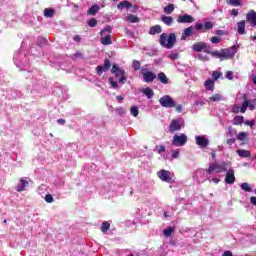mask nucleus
<instances>
[{"label":"nucleus","instance_id":"1","mask_svg":"<svg viewBox=\"0 0 256 256\" xmlns=\"http://www.w3.org/2000/svg\"><path fill=\"white\" fill-rule=\"evenodd\" d=\"M177 41V36L175 33H171L168 38L167 34L163 33L160 35V45L166 49H173L175 42Z\"/></svg>","mask_w":256,"mask_h":256},{"label":"nucleus","instance_id":"2","mask_svg":"<svg viewBox=\"0 0 256 256\" xmlns=\"http://www.w3.org/2000/svg\"><path fill=\"white\" fill-rule=\"evenodd\" d=\"M111 31L112 28L111 26H106L101 32V43L102 45H111V43H113V41L111 40Z\"/></svg>","mask_w":256,"mask_h":256},{"label":"nucleus","instance_id":"3","mask_svg":"<svg viewBox=\"0 0 256 256\" xmlns=\"http://www.w3.org/2000/svg\"><path fill=\"white\" fill-rule=\"evenodd\" d=\"M227 171V163H214L210 164V166L207 169V174L208 175H213V173H225Z\"/></svg>","mask_w":256,"mask_h":256},{"label":"nucleus","instance_id":"4","mask_svg":"<svg viewBox=\"0 0 256 256\" xmlns=\"http://www.w3.org/2000/svg\"><path fill=\"white\" fill-rule=\"evenodd\" d=\"M157 177H159L164 183H175L173 172L169 170H160L157 172Z\"/></svg>","mask_w":256,"mask_h":256},{"label":"nucleus","instance_id":"5","mask_svg":"<svg viewBox=\"0 0 256 256\" xmlns=\"http://www.w3.org/2000/svg\"><path fill=\"white\" fill-rule=\"evenodd\" d=\"M111 73L118 78V83H125L127 81V76H125V70L113 64Z\"/></svg>","mask_w":256,"mask_h":256},{"label":"nucleus","instance_id":"6","mask_svg":"<svg viewBox=\"0 0 256 256\" xmlns=\"http://www.w3.org/2000/svg\"><path fill=\"white\" fill-rule=\"evenodd\" d=\"M188 138L185 134H176L172 138V145L174 147H184V145H187Z\"/></svg>","mask_w":256,"mask_h":256},{"label":"nucleus","instance_id":"7","mask_svg":"<svg viewBox=\"0 0 256 256\" xmlns=\"http://www.w3.org/2000/svg\"><path fill=\"white\" fill-rule=\"evenodd\" d=\"M159 103L162 107H165L166 109H171L176 105L175 100H173V98H171V96L169 95L161 97L159 99Z\"/></svg>","mask_w":256,"mask_h":256},{"label":"nucleus","instance_id":"8","mask_svg":"<svg viewBox=\"0 0 256 256\" xmlns=\"http://www.w3.org/2000/svg\"><path fill=\"white\" fill-rule=\"evenodd\" d=\"M184 125H185V121H183V119L181 118L174 119L170 124L169 131L170 133H175V131H181V128L184 127Z\"/></svg>","mask_w":256,"mask_h":256},{"label":"nucleus","instance_id":"9","mask_svg":"<svg viewBox=\"0 0 256 256\" xmlns=\"http://www.w3.org/2000/svg\"><path fill=\"white\" fill-rule=\"evenodd\" d=\"M192 49L196 53H200L201 51H203L204 53H210L211 51V47L205 42H198L196 44H193Z\"/></svg>","mask_w":256,"mask_h":256},{"label":"nucleus","instance_id":"10","mask_svg":"<svg viewBox=\"0 0 256 256\" xmlns=\"http://www.w3.org/2000/svg\"><path fill=\"white\" fill-rule=\"evenodd\" d=\"M237 53V46H232L228 49L222 50V61L224 59H233Z\"/></svg>","mask_w":256,"mask_h":256},{"label":"nucleus","instance_id":"11","mask_svg":"<svg viewBox=\"0 0 256 256\" xmlns=\"http://www.w3.org/2000/svg\"><path fill=\"white\" fill-rule=\"evenodd\" d=\"M255 104L256 100H247L245 98L241 105V113H245V111H247V107L250 109V111H255Z\"/></svg>","mask_w":256,"mask_h":256},{"label":"nucleus","instance_id":"12","mask_svg":"<svg viewBox=\"0 0 256 256\" xmlns=\"http://www.w3.org/2000/svg\"><path fill=\"white\" fill-rule=\"evenodd\" d=\"M195 141L196 145H198V147H202L203 149L209 146V138H207L206 135L195 136Z\"/></svg>","mask_w":256,"mask_h":256},{"label":"nucleus","instance_id":"13","mask_svg":"<svg viewBox=\"0 0 256 256\" xmlns=\"http://www.w3.org/2000/svg\"><path fill=\"white\" fill-rule=\"evenodd\" d=\"M142 75L145 83H151L157 78V75L151 71H142Z\"/></svg>","mask_w":256,"mask_h":256},{"label":"nucleus","instance_id":"14","mask_svg":"<svg viewBox=\"0 0 256 256\" xmlns=\"http://www.w3.org/2000/svg\"><path fill=\"white\" fill-rule=\"evenodd\" d=\"M246 20L250 23L251 27H256V12L254 10H250L246 14Z\"/></svg>","mask_w":256,"mask_h":256},{"label":"nucleus","instance_id":"15","mask_svg":"<svg viewBox=\"0 0 256 256\" xmlns=\"http://www.w3.org/2000/svg\"><path fill=\"white\" fill-rule=\"evenodd\" d=\"M27 187H29V181H27L25 179H20L18 184L16 185V191H18V193H21V192L25 191V189H27Z\"/></svg>","mask_w":256,"mask_h":256},{"label":"nucleus","instance_id":"16","mask_svg":"<svg viewBox=\"0 0 256 256\" xmlns=\"http://www.w3.org/2000/svg\"><path fill=\"white\" fill-rule=\"evenodd\" d=\"M195 18L189 14L180 15L177 19V23H193Z\"/></svg>","mask_w":256,"mask_h":256},{"label":"nucleus","instance_id":"17","mask_svg":"<svg viewBox=\"0 0 256 256\" xmlns=\"http://www.w3.org/2000/svg\"><path fill=\"white\" fill-rule=\"evenodd\" d=\"M225 183H227V185H233V183H235V171L234 170L227 171Z\"/></svg>","mask_w":256,"mask_h":256},{"label":"nucleus","instance_id":"18","mask_svg":"<svg viewBox=\"0 0 256 256\" xmlns=\"http://www.w3.org/2000/svg\"><path fill=\"white\" fill-rule=\"evenodd\" d=\"M191 35H193V26H190V27L184 29L182 36H181V40L185 41L187 39V37H191Z\"/></svg>","mask_w":256,"mask_h":256},{"label":"nucleus","instance_id":"19","mask_svg":"<svg viewBox=\"0 0 256 256\" xmlns=\"http://www.w3.org/2000/svg\"><path fill=\"white\" fill-rule=\"evenodd\" d=\"M131 7H133V4H131V2L127 1V0H124L122 2H120L118 5H117V9H119L120 11L122 9H131Z\"/></svg>","mask_w":256,"mask_h":256},{"label":"nucleus","instance_id":"20","mask_svg":"<svg viewBox=\"0 0 256 256\" xmlns=\"http://www.w3.org/2000/svg\"><path fill=\"white\" fill-rule=\"evenodd\" d=\"M204 87L205 89H207V91H213V89H215V80H206L204 83Z\"/></svg>","mask_w":256,"mask_h":256},{"label":"nucleus","instance_id":"21","mask_svg":"<svg viewBox=\"0 0 256 256\" xmlns=\"http://www.w3.org/2000/svg\"><path fill=\"white\" fill-rule=\"evenodd\" d=\"M142 93L146 95L148 99H153V95H155V92H153V89L147 87L142 89Z\"/></svg>","mask_w":256,"mask_h":256},{"label":"nucleus","instance_id":"22","mask_svg":"<svg viewBox=\"0 0 256 256\" xmlns=\"http://www.w3.org/2000/svg\"><path fill=\"white\" fill-rule=\"evenodd\" d=\"M237 31L239 35H245V21L238 22Z\"/></svg>","mask_w":256,"mask_h":256},{"label":"nucleus","instance_id":"23","mask_svg":"<svg viewBox=\"0 0 256 256\" xmlns=\"http://www.w3.org/2000/svg\"><path fill=\"white\" fill-rule=\"evenodd\" d=\"M128 23H139V17L134 14H128L126 17Z\"/></svg>","mask_w":256,"mask_h":256},{"label":"nucleus","instance_id":"24","mask_svg":"<svg viewBox=\"0 0 256 256\" xmlns=\"http://www.w3.org/2000/svg\"><path fill=\"white\" fill-rule=\"evenodd\" d=\"M236 153L239 155V157H243V158L251 157V151L249 150L240 149V150H237Z\"/></svg>","mask_w":256,"mask_h":256},{"label":"nucleus","instance_id":"25","mask_svg":"<svg viewBox=\"0 0 256 256\" xmlns=\"http://www.w3.org/2000/svg\"><path fill=\"white\" fill-rule=\"evenodd\" d=\"M161 20L168 27H170V25H173V17L171 16H162Z\"/></svg>","mask_w":256,"mask_h":256},{"label":"nucleus","instance_id":"26","mask_svg":"<svg viewBox=\"0 0 256 256\" xmlns=\"http://www.w3.org/2000/svg\"><path fill=\"white\" fill-rule=\"evenodd\" d=\"M99 9H101L99 5L97 4L92 5L88 10V15H96Z\"/></svg>","mask_w":256,"mask_h":256},{"label":"nucleus","instance_id":"27","mask_svg":"<svg viewBox=\"0 0 256 256\" xmlns=\"http://www.w3.org/2000/svg\"><path fill=\"white\" fill-rule=\"evenodd\" d=\"M158 79L164 85H167V83H169V78H167V75H165V73H163V72H160L158 74Z\"/></svg>","mask_w":256,"mask_h":256},{"label":"nucleus","instance_id":"28","mask_svg":"<svg viewBox=\"0 0 256 256\" xmlns=\"http://www.w3.org/2000/svg\"><path fill=\"white\" fill-rule=\"evenodd\" d=\"M209 101H211V103H215L217 101H223V95H221V94H214L213 96H211L209 98Z\"/></svg>","mask_w":256,"mask_h":256},{"label":"nucleus","instance_id":"29","mask_svg":"<svg viewBox=\"0 0 256 256\" xmlns=\"http://www.w3.org/2000/svg\"><path fill=\"white\" fill-rule=\"evenodd\" d=\"M173 11H175V5L173 4H169L168 6L164 7V13H166V15H171Z\"/></svg>","mask_w":256,"mask_h":256},{"label":"nucleus","instance_id":"30","mask_svg":"<svg viewBox=\"0 0 256 256\" xmlns=\"http://www.w3.org/2000/svg\"><path fill=\"white\" fill-rule=\"evenodd\" d=\"M150 35H157V33H161V26L156 25L152 26L149 31Z\"/></svg>","mask_w":256,"mask_h":256},{"label":"nucleus","instance_id":"31","mask_svg":"<svg viewBox=\"0 0 256 256\" xmlns=\"http://www.w3.org/2000/svg\"><path fill=\"white\" fill-rule=\"evenodd\" d=\"M242 0H226L227 5H231L232 7H239L241 6Z\"/></svg>","mask_w":256,"mask_h":256},{"label":"nucleus","instance_id":"32","mask_svg":"<svg viewBox=\"0 0 256 256\" xmlns=\"http://www.w3.org/2000/svg\"><path fill=\"white\" fill-rule=\"evenodd\" d=\"M242 191H246L247 193H251L253 190L251 189V185L249 183L244 182L241 184Z\"/></svg>","mask_w":256,"mask_h":256},{"label":"nucleus","instance_id":"33","mask_svg":"<svg viewBox=\"0 0 256 256\" xmlns=\"http://www.w3.org/2000/svg\"><path fill=\"white\" fill-rule=\"evenodd\" d=\"M173 231H175V228H173L172 226L166 228L163 233L165 237H171V235L173 234Z\"/></svg>","mask_w":256,"mask_h":256},{"label":"nucleus","instance_id":"34","mask_svg":"<svg viewBox=\"0 0 256 256\" xmlns=\"http://www.w3.org/2000/svg\"><path fill=\"white\" fill-rule=\"evenodd\" d=\"M109 229H111V224L109 222H103L101 225L102 233H106V231H109Z\"/></svg>","mask_w":256,"mask_h":256},{"label":"nucleus","instance_id":"35","mask_svg":"<svg viewBox=\"0 0 256 256\" xmlns=\"http://www.w3.org/2000/svg\"><path fill=\"white\" fill-rule=\"evenodd\" d=\"M55 15V10L46 8L44 10V17H53Z\"/></svg>","mask_w":256,"mask_h":256},{"label":"nucleus","instance_id":"36","mask_svg":"<svg viewBox=\"0 0 256 256\" xmlns=\"http://www.w3.org/2000/svg\"><path fill=\"white\" fill-rule=\"evenodd\" d=\"M171 153L172 159H179V157L181 156V151L179 149L172 150Z\"/></svg>","mask_w":256,"mask_h":256},{"label":"nucleus","instance_id":"37","mask_svg":"<svg viewBox=\"0 0 256 256\" xmlns=\"http://www.w3.org/2000/svg\"><path fill=\"white\" fill-rule=\"evenodd\" d=\"M109 83L113 89H119V83L113 79V77L109 78Z\"/></svg>","mask_w":256,"mask_h":256},{"label":"nucleus","instance_id":"38","mask_svg":"<svg viewBox=\"0 0 256 256\" xmlns=\"http://www.w3.org/2000/svg\"><path fill=\"white\" fill-rule=\"evenodd\" d=\"M244 121L245 119L243 118V116H236L234 118V125H241Z\"/></svg>","mask_w":256,"mask_h":256},{"label":"nucleus","instance_id":"39","mask_svg":"<svg viewBox=\"0 0 256 256\" xmlns=\"http://www.w3.org/2000/svg\"><path fill=\"white\" fill-rule=\"evenodd\" d=\"M130 113L133 117H137V115H139V108L137 106H132Z\"/></svg>","mask_w":256,"mask_h":256},{"label":"nucleus","instance_id":"40","mask_svg":"<svg viewBox=\"0 0 256 256\" xmlns=\"http://www.w3.org/2000/svg\"><path fill=\"white\" fill-rule=\"evenodd\" d=\"M212 57H217V59H221L223 61V50L222 51H216V52H211Z\"/></svg>","mask_w":256,"mask_h":256},{"label":"nucleus","instance_id":"41","mask_svg":"<svg viewBox=\"0 0 256 256\" xmlns=\"http://www.w3.org/2000/svg\"><path fill=\"white\" fill-rule=\"evenodd\" d=\"M205 175H207V172L203 169H200V170L196 171L197 179H199V177H205Z\"/></svg>","mask_w":256,"mask_h":256},{"label":"nucleus","instance_id":"42","mask_svg":"<svg viewBox=\"0 0 256 256\" xmlns=\"http://www.w3.org/2000/svg\"><path fill=\"white\" fill-rule=\"evenodd\" d=\"M46 203H53L55 201V199L53 198V195L51 194H47L45 197H44Z\"/></svg>","mask_w":256,"mask_h":256},{"label":"nucleus","instance_id":"43","mask_svg":"<svg viewBox=\"0 0 256 256\" xmlns=\"http://www.w3.org/2000/svg\"><path fill=\"white\" fill-rule=\"evenodd\" d=\"M102 67H104V71H109V69L111 68V62L106 59Z\"/></svg>","mask_w":256,"mask_h":256},{"label":"nucleus","instance_id":"44","mask_svg":"<svg viewBox=\"0 0 256 256\" xmlns=\"http://www.w3.org/2000/svg\"><path fill=\"white\" fill-rule=\"evenodd\" d=\"M132 67L135 71H139V69H141V63L136 60L133 62Z\"/></svg>","mask_w":256,"mask_h":256},{"label":"nucleus","instance_id":"45","mask_svg":"<svg viewBox=\"0 0 256 256\" xmlns=\"http://www.w3.org/2000/svg\"><path fill=\"white\" fill-rule=\"evenodd\" d=\"M223 74L221 72H217V71H214L212 73V77L215 81H217V79H219V77H221Z\"/></svg>","mask_w":256,"mask_h":256},{"label":"nucleus","instance_id":"46","mask_svg":"<svg viewBox=\"0 0 256 256\" xmlns=\"http://www.w3.org/2000/svg\"><path fill=\"white\" fill-rule=\"evenodd\" d=\"M233 113H241V107L238 104H235L232 108Z\"/></svg>","mask_w":256,"mask_h":256},{"label":"nucleus","instance_id":"47","mask_svg":"<svg viewBox=\"0 0 256 256\" xmlns=\"http://www.w3.org/2000/svg\"><path fill=\"white\" fill-rule=\"evenodd\" d=\"M88 25L89 27H96L97 26V21L95 20V18H92L88 21Z\"/></svg>","mask_w":256,"mask_h":256},{"label":"nucleus","instance_id":"48","mask_svg":"<svg viewBox=\"0 0 256 256\" xmlns=\"http://www.w3.org/2000/svg\"><path fill=\"white\" fill-rule=\"evenodd\" d=\"M104 71H105V68L103 66L96 67V73H98V75H103Z\"/></svg>","mask_w":256,"mask_h":256},{"label":"nucleus","instance_id":"49","mask_svg":"<svg viewBox=\"0 0 256 256\" xmlns=\"http://www.w3.org/2000/svg\"><path fill=\"white\" fill-rule=\"evenodd\" d=\"M211 43L217 44V43H221V38L214 36L211 38Z\"/></svg>","mask_w":256,"mask_h":256},{"label":"nucleus","instance_id":"50","mask_svg":"<svg viewBox=\"0 0 256 256\" xmlns=\"http://www.w3.org/2000/svg\"><path fill=\"white\" fill-rule=\"evenodd\" d=\"M204 29H206V30L213 29V23L205 22L204 23Z\"/></svg>","mask_w":256,"mask_h":256},{"label":"nucleus","instance_id":"51","mask_svg":"<svg viewBox=\"0 0 256 256\" xmlns=\"http://www.w3.org/2000/svg\"><path fill=\"white\" fill-rule=\"evenodd\" d=\"M238 141H245V132H241L237 135Z\"/></svg>","mask_w":256,"mask_h":256},{"label":"nucleus","instance_id":"52","mask_svg":"<svg viewBox=\"0 0 256 256\" xmlns=\"http://www.w3.org/2000/svg\"><path fill=\"white\" fill-rule=\"evenodd\" d=\"M226 79H229V81H233V72L232 71L226 72Z\"/></svg>","mask_w":256,"mask_h":256},{"label":"nucleus","instance_id":"53","mask_svg":"<svg viewBox=\"0 0 256 256\" xmlns=\"http://www.w3.org/2000/svg\"><path fill=\"white\" fill-rule=\"evenodd\" d=\"M195 29H196L197 31H203L204 25H203L202 23H196Z\"/></svg>","mask_w":256,"mask_h":256},{"label":"nucleus","instance_id":"54","mask_svg":"<svg viewBox=\"0 0 256 256\" xmlns=\"http://www.w3.org/2000/svg\"><path fill=\"white\" fill-rule=\"evenodd\" d=\"M168 57H169V59H172V61H175V60L179 59V54L172 53Z\"/></svg>","mask_w":256,"mask_h":256},{"label":"nucleus","instance_id":"55","mask_svg":"<svg viewBox=\"0 0 256 256\" xmlns=\"http://www.w3.org/2000/svg\"><path fill=\"white\" fill-rule=\"evenodd\" d=\"M156 149L158 151V153H165V146L161 145V146H156Z\"/></svg>","mask_w":256,"mask_h":256},{"label":"nucleus","instance_id":"56","mask_svg":"<svg viewBox=\"0 0 256 256\" xmlns=\"http://www.w3.org/2000/svg\"><path fill=\"white\" fill-rule=\"evenodd\" d=\"M45 189H47V186H45V185L39 186V188H38V193H39L40 195H42V194H43V191H45Z\"/></svg>","mask_w":256,"mask_h":256},{"label":"nucleus","instance_id":"57","mask_svg":"<svg viewBox=\"0 0 256 256\" xmlns=\"http://www.w3.org/2000/svg\"><path fill=\"white\" fill-rule=\"evenodd\" d=\"M245 125H249L250 127H253V125H255V121L254 120H246Z\"/></svg>","mask_w":256,"mask_h":256},{"label":"nucleus","instance_id":"58","mask_svg":"<svg viewBox=\"0 0 256 256\" xmlns=\"http://www.w3.org/2000/svg\"><path fill=\"white\" fill-rule=\"evenodd\" d=\"M230 13L233 17H237V15H239V11L237 9H232Z\"/></svg>","mask_w":256,"mask_h":256},{"label":"nucleus","instance_id":"59","mask_svg":"<svg viewBox=\"0 0 256 256\" xmlns=\"http://www.w3.org/2000/svg\"><path fill=\"white\" fill-rule=\"evenodd\" d=\"M250 203L256 207V197L255 196H252L250 198Z\"/></svg>","mask_w":256,"mask_h":256},{"label":"nucleus","instance_id":"60","mask_svg":"<svg viewBox=\"0 0 256 256\" xmlns=\"http://www.w3.org/2000/svg\"><path fill=\"white\" fill-rule=\"evenodd\" d=\"M212 181L217 185L218 183H220L221 179H219L218 177H214L212 178Z\"/></svg>","mask_w":256,"mask_h":256},{"label":"nucleus","instance_id":"61","mask_svg":"<svg viewBox=\"0 0 256 256\" xmlns=\"http://www.w3.org/2000/svg\"><path fill=\"white\" fill-rule=\"evenodd\" d=\"M176 111H177L178 113H181V112L183 111V106L177 105V106H176Z\"/></svg>","mask_w":256,"mask_h":256},{"label":"nucleus","instance_id":"62","mask_svg":"<svg viewBox=\"0 0 256 256\" xmlns=\"http://www.w3.org/2000/svg\"><path fill=\"white\" fill-rule=\"evenodd\" d=\"M222 256H233V252L225 251Z\"/></svg>","mask_w":256,"mask_h":256},{"label":"nucleus","instance_id":"63","mask_svg":"<svg viewBox=\"0 0 256 256\" xmlns=\"http://www.w3.org/2000/svg\"><path fill=\"white\" fill-rule=\"evenodd\" d=\"M233 143H235V139L230 138L227 140V145H233Z\"/></svg>","mask_w":256,"mask_h":256},{"label":"nucleus","instance_id":"64","mask_svg":"<svg viewBox=\"0 0 256 256\" xmlns=\"http://www.w3.org/2000/svg\"><path fill=\"white\" fill-rule=\"evenodd\" d=\"M74 41L76 43H79L81 41V36H79V35L74 36Z\"/></svg>","mask_w":256,"mask_h":256}]
</instances>
